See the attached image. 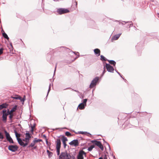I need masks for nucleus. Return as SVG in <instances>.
Returning a JSON list of instances; mask_svg holds the SVG:
<instances>
[{
  "label": "nucleus",
  "mask_w": 159,
  "mask_h": 159,
  "mask_svg": "<svg viewBox=\"0 0 159 159\" xmlns=\"http://www.w3.org/2000/svg\"><path fill=\"white\" fill-rule=\"evenodd\" d=\"M57 11L60 14H62L68 13L69 12V11L66 9L59 8L57 10Z\"/></svg>",
  "instance_id": "6e6552de"
},
{
  "label": "nucleus",
  "mask_w": 159,
  "mask_h": 159,
  "mask_svg": "<svg viewBox=\"0 0 159 159\" xmlns=\"http://www.w3.org/2000/svg\"><path fill=\"white\" fill-rule=\"evenodd\" d=\"M103 159H107V155H105L103 157Z\"/></svg>",
  "instance_id": "49530a36"
},
{
  "label": "nucleus",
  "mask_w": 159,
  "mask_h": 159,
  "mask_svg": "<svg viewBox=\"0 0 159 159\" xmlns=\"http://www.w3.org/2000/svg\"><path fill=\"white\" fill-rule=\"evenodd\" d=\"M75 133L76 134H89L90 135V134L89 133H88L87 132H83V131H78V132H75Z\"/></svg>",
  "instance_id": "a211bd4d"
},
{
  "label": "nucleus",
  "mask_w": 159,
  "mask_h": 159,
  "mask_svg": "<svg viewBox=\"0 0 159 159\" xmlns=\"http://www.w3.org/2000/svg\"><path fill=\"white\" fill-rule=\"evenodd\" d=\"M23 141L26 142V141H27V140L25 139V138L23 139Z\"/></svg>",
  "instance_id": "603ef678"
},
{
  "label": "nucleus",
  "mask_w": 159,
  "mask_h": 159,
  "mask_svg": "<svg viewBox=\"0 0 159 159\" xmlns=\"http://www.w3.org/2000/svg\"><path fill=\"white\" fill-rule=\"evenodd\" d=\"M68 155L66 151L61 152L59 156V159H69Z\"/></svg>",
  "instance_id": "7ed1b4c3"
},
{
  "label": "nucleus",
  "mask_w": 159,
  "mask_h": 159,
  "mask_svg": "<svg viewBox=\"0 0 159 159\" xmlns=\"http://www.w3.org/2000/svg\"><path fill=\"white\" fill-rule=\"evenodd\" d=\"M65 134L66 136H69L71 135V134L70 132L67 131L65 133Z\"/></svg>",
  "instance_id": "2f4dec72"
},
{
  "label": "nucleus",
  "mask_w": 159,
  "mask_h": 159,
  "mask_svg": "<svg viewBox=\"0 0 159 159\" xmlns=\"http://www.w3.org/2000/svg\"><path fill=\"white\" fill-rule=\"evenodd\" d=\"M56 67H57V65H56L55 69V70H54V74H55V71L56 70Z\"/></svg>",
  "instance_id": "8fccbe9b"
},
{
  "label": "nucleus",
  "mask_w": 159,
  "mask_h": 159,
  "mask_svg": "<svg viewBox=\"0 0 159 159\" xmlns=\"http://www.w3.org/2000/svg\"><path fill=\"white\" fill-rule=\"evenodd\" d=\"M50 85H50L49 86V89L48 90V93H47V96H48V94L49 93V92L50 91Z\"/></svg>",
  "instance_id": "37998d69"
},
{
  "label": "nucleus",
  "mask_w": 159,
  "mask_h": 159,
  "mask_svg": "<svg viewBox=\"0 0 159 159\" xmlns=\"http://www.w3.org/2000/svg\"><path fill=\"white\" fill-rule=\"evenodd\" d=\"M43 138H45V139H46V136L45 135V134L43 135Z\"/></svg>",
  "instance_id": "09e8293b"
},
{
  "label": "nucleus",
  "mask_w": 159,
  "mask_h": 159,
  "mask_svg": "<svg viewBox=\"0 0 159 159\" xmlns=\"http://www.w3.org/2000/svg\"><path fill=\"white\" fill-rule=\"evenodd\" d=\"M87 99H84L83 100V102L82 103H83L84 104L85 106H86V103L87 102Z\"/></svg>",
  "instance_id": "c9c22d12"
},
{
  "label": "nucleus",
  "mask_w": 159,
  "mask_h": 159,
  "mask_svg": "<svg viewBox=\"0 0 159 159\" xmlns=\"http://www.w3.org/2000/svg\"><path fill=\"white\" fill-rule=\"evenodd\" d=\"M46 142L47 144H48V142L47 140H46Z\"/></svg>",
  "instance_id": "5fc2aeb1"
},
{
  "label": "nucleus",
  "mask_w": 159,
  "mask_h": 159,
  "mask_svg": "<svg viewBox=\"0 0 159 159\" xmlns=\"http://www.w3.org/2000/svg\"><path fill=\"white\" fill-rule=\"evenodd\" d=\"M35 127V125H32L31 126V131L32 133H33L34 131V128Z\"/></svg>",
  "instance_id": "e433bc0d"
},
{
  "label": "nucleus",
  "mask_w": 159,
  "mask_h": 159,
  "mask_svg": "<svg viewBox=\"0 0 159 159\" xmlns=\"http://www.w3.org/2000/svg\"><path fill=\"white\" fill-rule=\"evenodd\" d=\"M98 159H103L102 157H100Z\"/></svg>",
  "instance_id": "864d4df0"
},
{
  "label": "nucleus",
  "mask_w": 159,
  "mask_h": 159,
  "mask_svg": "<svg viewBox=\"0 0 159 159\" xmlns=\"http://www.w3.org/2000/svg\"><path fill=\"white\" fill-rule=\"evenodd\" d=\"M91 142L97 146H98L102 150H103V147L101 142L99 141L92 140Z\"/></svg>",
  "instance_id": "0eeeda50"
},
{
  "label": "nucleus",
  "mask_w": 159,
  "mask_h": 159,
  "mask_svg": "<svg viewBox=\"0 0 159 159\" xmlns=\"http://www.w3.org/2000/svg\"><path fill=\"white\" fill-rule=\"evenodd\" d=\"M2 35L5 38L7 39V40L9 39V38L6 33L4 32L3 33H2Z\"/></svg>",
  "instance_id": "5701e85b"
},
{
  "label": "nucleus",
  "mask_w": 159,
  "mask_h": 159,
  "mask_svg": "<svg viewBox=\"0 0 159 159\" xmlns=\"http://www.w3.org/2000/svg\"><path fill=\"white\" fill-rule=\"evenodd\" d=\"M4 138V137L2 133L0 132V139H3Z\"/></svg>",
  "instance_id": "72a5a7b5"
},
{
  "label": "nucleus",
  "mask_w": 159,
  "mask_h": 159,
  "mask_svg": "<svg viewBox=\"0 0 159 159\" xmlns=\"http://www.w3.org/2000/svg\"><path fill=\"white\" fill-rule=\"evenodd\" d=\"M131 24H130V26L131 25Z\"/></svg>",
  "instance_id": "13d9d810"
},
{
  "label": "nucleus",
  "mask_w": 159,
  "mask_h": 159,
  "mask_svg": "<svg viewBox=\"0 0 159 159\" xmlns=\"http://www.w3.org/2000/svg\"><path fill=\"white\" fill-rule=\"evenodd\" d=\"M26 133L25 134V139L27 140H29L30 139L31 137V136L30 134L29 133L28 131H26Z\"/></svg>",
  "instance_id": "dca6fc26"
},
{
  "label": "nucleus",
  "mask_w": 159,
  "mask_h": 159,
  "mask_svg": "<svg viewBox=\"0 0 159 159\" xmlns=\"http://www.w3.org/2000/svg\"><path fill=\"white\" fill-rule=\"evenodd\" d=\"M86 106L83 103H81L79 105L78 107L80 109L82 110Z\"/></svg>",
  "instance_id": "6ab92c4d"
},
{
  "label": "nucleus",
  "mask_w": 159,
  "mask_h": 159,
  "mask_svg": "<svg viewBox=\"0 0 159 159\" xmlns=\"http://www.w3.org/2000/svg\"><path fill=\"white\" fill-rule=\"evenodd\" d=\"M35 143L34 141H33L32 143H31L28 146V148L32 147H34L35 145Z\"/></svg>",
  "instance_id": "c85d7f7f"
},
{
  "label": "nucleus",
  "mask_w": 159,
  "mask_h": 159,
  "mask_svg": "<svg viewBox=\"0 0 159 159\" xmlns=\"http://www.w3.org/2000/svg\"><path fill=\"white\" fill-rule=\"evenodd\" d=\"M94 52L95 54H96L97 56H98L100 55V51L99 49L98 48L95 49L94 50Z\"/></svg>",
  "instance_id": "f3484780"
},
{
  "label": "nucleus",
  "mask_w": 159,
  "mask_h": 159,
  "mask_svg": "<svg viewBox=\"0 0 159 159\" xmlns=\"http://www.w3.org/2000/svg\"><path fill=\"white\" fill-rule=\"evenodd\" d=\"M94 146L93 145H91L88 148V150L89 151H91L92 150V149L94 148Z\"/></svg>",
  "instance_id": "7c9ffc66"
},
{
  "label": "nucleus",
  "mask_w": 159,
  "mask_h": 159,
  "mask_svg": "<svg viewBox=\"0 0 159 159\" xmlns=\"http://www.w3.org/2000/svg\"><path fill=\"white\" fill-rule=\"evenodd\" d=\"M67 138L64 136H63L61 139V140L62 142H66V141H67Z\"/></svg>",
  "instance_id": "a878e982"
},
{
  "label": "nucleus",
  "mask_w": 159,
  "mask_h": 159,
  "mask_svg": "<svg viewBox=\"0 0 159 159\" xmlns=\"http://www.w3.org/2000/svg\"><path fill=\"white\" fill-rule=\"evenodd\" d=\"M121 34L120 33L115 35L112 38V40L114 41L117 40L119 38Z\"/></svg>",
  "instance_id": "f8f14e48"
},
{
  "label": "nucleus",
  "mask_w": 159,
  "mask_h": 159,
  "mask_svg": "<svg viewBox=\"0 0 159 159\" xmlns=\"http://www.w3.org/2000/svg\"><path fill=\"white\" fill-rule=\"evenodd\" d=\"M17 141L19 144L23 147H24V143L20 138H17Z\"/></svg>",
  "instance_id": "2eb2a0df"
},
{
  "label": "nucleus",
  "mask_w": 159,
  "mask_h": 159,
  "mask_svg": "<svg viewBox=\"0 0 159 159\" xmlns=\"http://www.w3.org/2000/svg\"><path fill=\"white\" fill-rule=\"evenodd\" d=\"M61 48H63V50H66L67 51H68V50H70L68 48H66L65 47H61Z\"/></svg>",
  "instance_id": "58836bf2"
},
{
  "label": "nucleus",
  "mask_w": 159,
  "mask_h": 159,
  "mask_svg": "<svg viewBox=\"0 0 159 159\" xmlns=\"http://www.w3.org/2000/svg\"><path fill=\"white\" fill-rule=\"evenodd\" d=\"M101 60L102 61H107V59L106 58L103 56V55H101Z\"/></svg>",
  "instance_id": "b1692460"
},
{
  "label": "nucleus",
  "mask_w": 159,
  "mask_h": 159,
  "mask_svg": "<svg viewBox=\"0 0 159 159\" xmlns=\"http://www.w3.org/2000/svg\"><path fill=\"white\" fill-rule=\"evenodd\" d=\"M57 152L58 155L60 154V149L61 148V142L60 139H57L56 141Z\"/></svg>",
  "instance_id": "f257e3e1"
},
{
  "label": "nucleus",
  "mask_w": 159,
  "mask_h": 159,
  "mask_svg": "<svg viewBox=\"0 0 159 159\" xmlns=\"http://www.w3.org/2000/svg\"><path fill=\"white\" fill-rule=\"evenodd\" d=\"M158 15H159V13L158 14Z\"/></svg>",
  "instance_id": "bf43d9fd"
},
{
  "label": "nucleus",
  "mask_w": 159,
  "mask_h": 159,
  "mask_svg": "<svg viewBox=\"0 0 159 159\" xmlns=\"http://www.w3.org/2000/svg\"><path fill=\"white\" fill-rule=\"evenodd\" d=\"M105 72H106V71H105V69H104V70L103 71L102 73V76H103L104 75V74L105 73Z\"/></svg>",
  "instance_id": "a18cd8bd"
},
{
  "label": "nucleus",
  "mask_w": 159,
  "mask_h": 159,
  "mask_svg": "<svg viewBox=\"0 0 159 159\" xmlns=\"http://www.w3.org/2000/svg\"><path fill=\"white\" fill-rule=\"evenodd\" d=\"M33 141L36 143H37V142H41L42 141L41 139H38L37 138H35L34 140H33Z\"/></svg>",
  "instance_id": "cd10ccee"
},
{
  "label": "nucleus",
  "mask_w": 159,
  "mask_h": 159,
  "mask_svg": "<svg viewBox=\"0 0 159 159\" xmlns=\"http://www.w3.org/2000/svg\"><path fill=\"white\" fill-rule=\"evenodd\" d=\"M18 149V147L16 145H10L8 147V149L12 152H15L17 151Z\"/></svg>",
  "instance_id": "1a4fd4ad"
},
{
  "label": "nucleus",
  "mask_w": 159,
  "mask_h": 159,
  "mask_svg": "<svg viewBox=\"0 0 159 159\" xmlns=\"http://www.w3.org/2000/svg\"><path fill=\"white\" fill-rule=\"evenodd\" d=\"M14 133L15 134L16 139H17V138H19V137H20V134H18L16 131H15Z\"/></svg>",
  "instance_id": "393cba45"
},
{
  "label": "nucleus",
  "mask_w": 159,
  "mask_h": 159,
  "mask_svg": "<svg viewBox=\"0 0 159 159\" xmlns=\"http://www.w3.org/2000/svg\"><path fill=\"white\" fill-rule=\"evenodd\" d=\"M99 80V78L98 77H95L92 81L90 84L89 87L92 88L94 87L96 84V83L98 82Z\"/></svg>",
  "instance_id": "20e7f679"
},
{
  "label": "nucleus",
  "mask_w": 159,
  "mask_h": 159,
  "mask_svg": "<svg viewBox=\"0 0 159 159\" xmlns=\"http://www.w3.org/2000/svg\"><path fill=\"white\" fill-rule=\"evenodd\" d=\"M86 154L85 152L83 151H80L77 156V159H83V155Z\"/></svg>",
  "instance_id": "9d476101"
},
{
  "label": "nucleus",
  "mask_w": 159,
  "mask_h": 159,
  "mask_svg": "<svg viewBox=\"0 0 159 159\" xmlns=\"http://www.w3.org/2000/svg\"><path fill=\"white\" fill-rule=\"evenodd\" d=\"M68 157H69V159H75V156L73 155H70L69 154L68 155Z\"/></svg>",
  "instance_id": "bb28decb"
},
{
  "label": "nucleus",
  "mask_w": 159,
  "mask_h": 159,
  "mask_svg": "<svg viewBox=\"0 0 159 159\" xmlns=\"http://www.w3.org/2000/svg\"><path fill=\"white\" fill-rule=\"evenodd\" d=\"M123 22H125V23H127V22H125V21H124Z\"/></svg>",
  "instance_id": "6e6d98bb"
},
{
  "label": "nucleus",
  "mask_w": 159,
  "mask_h": 159,
  "mask_svg": "<svg viewBox=\"0 0 159 159\" xmlns=\"http://www.w3.org/2000/svg\"><path fill=\"white\" fill-rule=\"evenodd\" d=\"M29 142V140H28H28H27V141H26V143H24V147L26 146L28 144Z\"/></svg>",
  "instance_id": "f704fd0d"
},
{
  "label": "nucleus",
  "mask_w": 159,
  "mask_h": 159,
  "mask_svg": "<svg viewBox=\"0 0 159 159\" xmlns=\"http://www.w3.org/2000/svg\"><path fill=\"white\" fill-rule=\"evenodd\" d=\"M19 100H20V101L21 102L22 104V105H23L24 103V101L25 100H24L23 98H22L20 97V99H19Z\"/></svg>",
  "instance_id": "473e14b6"
},
{
  "label": "nucleus",
  "mask_w": 159,
  "mask_h": 159,
  "mask_svg": "<svg viewBox=\"0 0 159 159\" xmlns=\"http://www.w3.org/2000/svg\"><path fill=\"white\" fill-rule=\"evenodd\" d=\"M11 47L12 48V45H11Z\"/></svg>",
  "instance_id": "4d7b16f0"
},
{
  "label": "nucleus",
  "mask_w": 159,
  "mask_h": 159,
  "mask_svg": "<svg viewBox=\"0 0 159 159\" xmlns=\"http://www.w3.org/2000/svg\"><path fill=\"white\" fill-rule=\"evenodd\" d=\"M2 121L6 123L7 121V116L9 114L7 113L6 110L5 109H3L2 111Z\"/></svg>",
  "instance_id": "f03ea898"
},
{
  "label": "nucleus",
  "mask_w": 159,
  "mask_h": 159,
  "mask_svg": "<svg viewBox=\"0 0 159 159\" xmlns=\"http://www.w3.org/2000/svg\"><path fill=\"white\" fill-rule=\"evenodd\" d=\"M107 61L109 62V63L112 65H113L114 66H115L116 64V62L114 60H108Z\"/></svg>",
  "instance_id": "aec40b11"
},
{
  "label": "nucleus",
  "mask_w": 159,
  "mask_h": 159,
  "mask_svg": "<svg viewBox=\"0 0 159 159\" xmlns=\"http://www.w3.org/2000/svg\"><path fill=\"white\" fill-rule=\"evenodd\" d=\"M17 106L15 105L14 106L11 110V113H13V112L15 111L17 109Z\"/></svg>",
  "instance_id": "412c9836"
},
{
  "label": "nucleus",
  "mask_w": 159,
  "mask_h": 159,
  "mask_svg": "<svg viewBox=\"0 0 159 159\" xmlns=\"http://www.w3.org/2000/svg\"><path fill=\"white\" fill-rule=\"evenodd\" d=\"M6 112L8 114H11V110L10 111L9 109H8L7 110H6Z\"/></svg>",
  "instance_id": "ea45409f"
},
{
  "label": "nucleus",
  "mask_w": 159,
  "mask_h": 159,
  "mask_svg": "<svg viewBox=\"0 0 159 159\" xmlns=\"http://www.w3.org/2000/svg\"><path fill=\"white\" fill-rule=\"evenodd\" d=\"M33 148V149H36L37 148V146H34V147H32Z\"/></svg>",
  "instance_id": "de8ad7c7"
},
{
  "label": "nucleus",
  "mask_w": 159,
  "mask_h": 159,
  "mask_svg": "<svg viewBox=\"0 0 159 159\" xmlns=\"http://www.w3.org/2000/svg\"><path fill=\"white\" fill-rule=\"evenodd\" d=\"M8 104L6 103H3L0 105V110L3 108H6L7 107Z\"/></svg>",
  "instance_id": "ddd939ff"
},
{
  "label": "nucleus",
  "mask_w": 159,
  "mask_h": 159,
  "mask_svg": "<svg viewBox=\"0 0 159 159\" xmlns=\"http://www.w3.org/2000/svg\"><path fill=\"white\" fill-rule=\"evenodd\" d=\"M12 98L16 99H20V96H18L17 97H13Z\"/></svg>",
  "instance_id": "4c0bfd02"
},
{
  "label": "nucleus",
  "mask_w": 159,
  "mask_h": 159,
  "mask_svg": "<svg viewBox=\"0 0 159 159\" xmlns=\"http://www.w3.org/2000/svg\"><path fill=\"white\" fill-rule=\"evenodd\" d=\"M3 48H1L0 49V55L3 53Z\"/></svg>",
  "instance_id": "a19ab883"
},
{
  "label": "nucleus",
  "mask_w": 159,
  "mask_h": 159,
  "mask_svg": "<svg viewBox=\"0 0 159 159\" xmlns=\"http://www.w3.org/2000/svg\"><path fill=\"white\" fill-rule=\"evenodd\" d=\"M4 133H5L6 138L7 140L10 143H14V142L12 138L10 136L9 133H8L6 130L4 131Z\"/></svg>",
  "instance_id": "39448f33"
},
{
  "label": "nucleus",
  "mask_w": 159,
  "mask_h": 159,
  "mask_svg": "<svg viewBox=\"0 0 159 159\" xmlns=\"http://www.w3.org/2000/svg\"><path fill=\"white\" fill-rule=\"evenodd\" d=\"M47 153L49 157H50L51 156H52V153L51 152H50L49 150H47Z\"/></svg>",
  "instance_id": "c756f323"
},
{
  "label": "nucleus",
  "mask_w": 159,
  "mask_h": 159,
  "mask_svg": "<svg viewBox=\"0 0 159 159\" xmlns=\"http://www.w3.org/2000/svg\"><path fill=\"white\" fill-rule=\"evenodd\" d=\"M115 71H116V72L122 78H123V79H124V78L122 77V75H121V74H120V73L119 72H118V71L117 70H115Z\"/></svg>",
  "instance_id": "79ce46f5"
},
{
  "label": "nucleus",
  "mask_w": 159,
  "mask_h": 159,
  "mask_svg": "<svg viewBox=\"0 0 159 159\" xmlns=\"http://www.w3.org/2000/svg\"><path fill=\"white\" fill-rule=\"evenodd\" d=\"M106 67L107 71L109 72L113 73L114 70L113 67L111 66L109 64L106 63L105 66H104V68Z\"/></svg>",
  "instance_id": "423d86ee"
},
{
  "label": "nucleus",
  "mask_w": 159,
  "mask_h": 159,
  "mask_svg": "<svg viewBox=\"0 0 159 159\" xmlns=\"http://www.w3.org/2000/svg\"><path fill=\"white\" fill-rule=\"evenodd\" d=\"M17 141L19 144L23 147H24V143L20 138H17Z\"/></svg>",
  "instance_id": "4468645a"
},
{
  "label": "nucleus",
  "mask_w": 159,
  "mask_h": 159,
  "mask_svg": "<svg viewBox=\"0 0 159 159\" xmlns=\"http://www.w3.org/2000/svg\"><path fill=\"white\" fill-rule=\"evenodd\" d=\"M23 99H24V100H25V95H24L23 97Z\"/></svg>",
  "instance_id": "3c124183"
},
{
  "label": "nucleus",
  "mask_w": 159,
  "mask_h": 159,
  "mask_svg": "<svg viewBox=\"0 0 159 159\" xmlns=\"http://www.w3.org/2000/svg\"><path fill=\"white\" fill-rule=\"evenodd\" d=\"M9 119L10 120V121L12 122V119L14 116V114L13 113H11V114H9Z\"/></svg>",
  "instance_id": "4be33fe9"
},
{
  "label": "nucleus",
  "mask_w": 159,
  "mask_h": 159,
  "mask_svg": "<svg viewBox=\"0 0 159 159\" xmlns=\"http://www.w3.org/2000/svg\"><path fill=\"white\" fill-rule=\"evenodd\" d=\"M69 144L71 145H73L75 146H77L79 144L78 141L77 139L74 140L69 143Z\"/></svg>",
  "instance_id": "9b49d317"
},
{
  "label": "nucleus",
  "mask_w": 159,
  "mask_h": 159,
  "mask_svg": "<svg viewBox=\"0 0 159 159\" xmlns=\"http://www.w3.org/2000/svg\"><path fill=\"white\" fill-rule=\"evenodd\" d=\"M64 146V148H65L66 146V142H63Z\"/></svg>",
  "instance_id": "c03bdc74"
}]
</instances>
